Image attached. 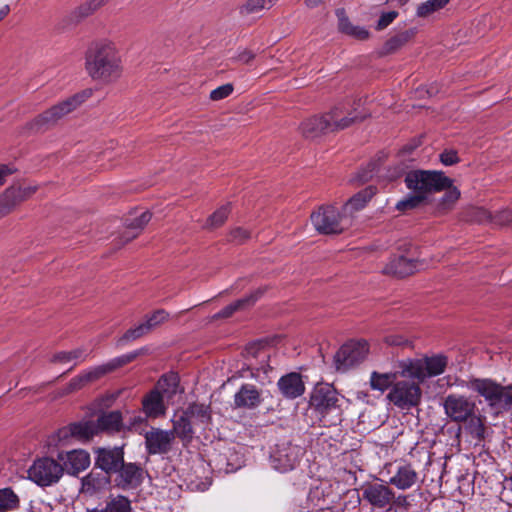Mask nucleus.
Segmentation results:
<instances>
[{"label": "nucleus", "instance_id": "f257e3e1", "mask_svg": "<svg viewBox=\"0 0 512 512\" xmlns=\"http://www.w3.org/2000/svg\"><path fill=\"white\" fill-rule=\"evenodd\" d=\"M448 365L444 354L424 355L419 358H406L397 362L395 371L379 373L373 371L370 386L380 392L391 389L399 377L425 382L427 379L443 374Z\"/></svg>", "mask_w": 512, "mask_h": 512}, {"label": "nucleus", "instance_id": "f03ea898", "mask_svg": "<svg viewBox=\"0 0 512 512\" xmlns=\"http://www.w3.org/2000/svg\"><path fill=\"white\" fill-rule=\"evenodd\" d=\"M85 69L93 80L103 84L117 82L124 72L119 49L108 40L93 42L85 54Z\"/></svg>", "mask_w": 512, "mask_h": 512}, {"label": "nucleus", "instance_id": "7ed1b4c3", "mask_svg": "<svg viewBox=\"0 0 512 512\" xmlns=\"http://www.w3.org/2000/svg\"><path fill=\"white\" fill-rule=\"evenodd\" d=\"M405 183L413 194L397 202L396 209L404 212L418 207L428 194L444 190L450 179L442 172L417 170L406 175Z\"/></svg>", "mask_w": 512, "mask_h": 512}, {"label": "nucleus", "instance_id": "20e7f679", "mask_svg": "<svg viewBox=\"0 0 512 512\" xmlns=\"http://www.w3.org/2000/svg\"><path fill=\"white\" fill-rule=\"evenodd\" d=\"M366 116L367 113L358 111V107L344 103L334 107L325 115L313 116L304 120L300 129L305 137L313 138L326 131L345 129Z\"/></svg>", "mask_w": 512, "mask_h": 512}, {"label": "nucleus", "instance_id": "39448f33", "mask_svg": "<svg viewBox=\"0 0 512 512\" xmlns=\"http://www.w3.org/2000/svg\"><path fill=\"white\" fill-rule=\"evenodd\" d=\"M458 386L482 397L497 415L512 410V385H502L491 378H470L461 380Z\"/></svg>", "mask_w": 512, "mask_h": 512}, {"label": "nucleus", "instance_id": "423d86ee", "mask_svg": "<svg viewBox=\"0 0 512 512\" xmlns=\"http://www.w3.org/2000/svg\"><path fill=\"white\" fill-rule=\"evenodd\" d=\"M344 397L328 383L317 384L310 396V407L324 426H332L342 419Z\"/></svg>", "mask_w": 512, "mask_h": 512}, {"label": "nucleus", "instance_id": "0eeeda50", "mask_svg": "<svg viewBox=\"0 0 512 512\" xmlns=\"http://www.w3.org/2000/svg\"><path fill=\"white\" fill-rule=\"evenodd\" d=\"M141 352L142 350H135L130 353L110 359L106 363L92 366L81 371L78 375H76L69 381L65 388V392L72 393L81 390L87 385L103 378L107 374L112 373L116 369L132 362L141 354Z\"/></svg>", "mask_w": 512, "mask_h": 512}, {"label": "nucleus", "instance_id": "6e6552de", "mask_svg": "<svg viewBox=\"0 0 512 512\" xmlns=\"http://www.w3.org/2000/svg\"><path fill=\"white\" fill-rule=\"evenodd\" d=\"M311 222L321 234H338L351 224L347 215L343 211L340 213L332 205L322 206L312 213Z\"/></svg>", "mask_w": 512, "mask_h": 512}, {"label": "nucleus", "instance_id": "1a4fd4ad", "mask_svg": "<svg viewBox=\"0 0 512 512\" xmlns=\"http://www.w3.org/2000/svg\"><path fill=\"white\" fill-rule=\"evenodd\" d=\"M418 380L396 381L387 394V399L400 409H410L420 404L422 390Z\"/></svg>", "mask_w": 512, "mask_h": 512}, {"label": "nucleus", "instance_id": "9d476101", "mask_svg": "<svg viewBox=\"0 0 512 512\" xmlns=\"http://www.w3.org/2000/svg\"><path fill=\"white\" fill-rule=\"evenodd\" d=\"M91 89H85L72 97L54 105L50 109L39 115L35 123L39 127L50 126L57 123L64 116L74 111L79 105H81L86 99L92 95Z\"/></svg>", "mask_w": 512, "mask_h": 512}, {"label": "nucleus", "instance_id": "9b49d317", "mask_svg": "<svg viewBox=\"0 0 512 512\" xmlns=\"http://www.w3.org/2000/svg\"><path fill=\"white\" fill-rule=\"evenodd\" d=\"M64 468L56 460L48 457L36 460L28 469V478L39 486H51L63 475Z\"/></svg>", "mask_w": 512, "mask_h": 512}, {"label": "nucleus", "instance_id": "f8f14e48", "mask_svg": "<svg viewBox=\"0 0 512 512\" xmlns=\"http://www.w3.org/2000/svg\"><path fill=\"white\" fill-rule=\"evenodd\" d=\"M368 343L364 340L350 341L344 344L334 355V366L339 372H345L361 363L368 355Z\"/></svg>", "mask_w": 512, "mask_h": 512}, {"label": "nucleus", "instance_id": "ddd939ff", "mask_svg": "<svg viewBox=\"0 0 512 512\" xmlns=\"http://www.w3.org/2000/svg\"><path fill=\"white\" fill-rule=\"evenodd\" d=\"M303 450L297 445L289 442L277 444L270 454V463L273 469L278 472L286 473L295 469L298 465Z\"/></svg>", "mask_w": 512, "mask_h": 512}, {"label": "nucleus", "instance_id": "4468645a", "mask_svg": "<svg viewBox=\"0 0 512 512\" xmlns=\"http://www.w3.org/2000/svg\"><path fill=\"white\" fill-rule=\"evenodd\" d=\"M475 408V403L461 394H449L443 401L445 415L457 423L466 422L475 413Z\"/></svg>", "mask_w": 512, "mask_h": 512}, {"label": "nucleus", "instance_id": "2eb2a0df", "mask_svg": "<svg viewBox=\"0 0 512 512\" xmlns=\"http://www.w3.org/2000/svg\"><path fill=\"white\" fill-rule=\"evenodd\" d=\"M388 467V473L391 474L388 484L399 490H409L419 482V474L411 463L399 461Z\"/></svg>", "mask_w": 512, "mask_h": 512}, {"label": "nucleus", "instance_id": "dca6fc26", "mask_svg": "<svg viewBox=\"0 0 512 512\" xmlns=\"http://www.w3.org/2000/svg\"><path fill=\"white\" fill-rule=\"evenodd\" d=\"M362 498L375 508L390 506L395 499V492L384 483H366L361 487Z\"/></svg>", "mask_w": 512, "mask_h": 512}, {"label": "nucleus", "instance_id": "f3484780", "mask_svg": "<svg viewBox=\"0 0 512 512\" xmlns=\"http://www.w3.org/2000/svg\"><path fill=\"white\" fill-rule=\"evenodd\" d=\"M144 438L146 451L150 455L169 453L175 441L173 431L159 428H151L145 433Z\"/></svg>", "mask_w": 512, "mask_h": 512}, {"label": "nucleus", "instance_id": "a211bd4d", "mask_svg": "<svg viewBox=\"0 0 512 512\" xmlns=\"http://www.w3.org/2000/svg\"><path fill=\"white\" fill-rule=\"evenodd\" d=\"M95 453V466L106 474L115 473L124 462L122 447L97 448Z\"/></svg>", "mask_w": 512, "mask_h": 512}, {"label": "nucleus", "instance_id": "6ab92c4d", "mask_svg": "<svg viewBox=\"0 0 512 512\" xmlns=\"http://www.w3.org/2000/svg\"><path fill=\"white\" fill-rule=\"evenodd\" d=\"M58 459L63 462L62 467L71 475L84 471L90 465V455L83 449L61 452L58 454Z\"/></svg>", "mask_w": 512, "mask_h": 512}, {"label": "nucleus", "instance_id": "aec40b11", "mask_svg": "<svg viewBox=\"0 0 512 512\" xmlns=\"http://www.w3.org/2000/svg\"><path fill=\"white\" fill-rule=\"evenodd\" d=\"M277 386L281 394L288 399L300 397L305 391L301 375L298 373H289L282 376L278 380Z\"/></svg>", "mask_w": 512, "mask_h": 512}, {"label": "nucleus", "instance_id": "412c9836", "mask_svg": "<svg viewBox=\"0 0 512 512\" xmlns=\"http://www.w3.org/2000/svg\"><path fill=\"white\" fill-rule=\"evenodd\" d=\"M117 472V485L123 489L137 487L142 482L143 471L133 463H123Z\"/></svg>", "mask_w": 512, "mask_h": 512}, {"label": "nucleus", "instance_id": "4be33fe9", "mask_svg": "<svg viewBox=\"0 0 512 512\" xmlns=\"http://www.w3.org/2000/svg\"><path fill=\"white\" fill-rule=\"evenodd\" d=\"M37 190L38 186L32 184L12 186L6 189L2 197L12 211L18 204L31 198Z\"/></svg>", "mask_w": 512, "mask_h": 512}, {"label": "nucleus", "instance_id": "5701e85b", "mask_svg": "<svg viewBox=\"0 0 512 512\" xmlns=\"http://www.w3.org/2000/svg\"><path fill=\"white\" fill-rule=\"evenodd\" d=\"M262 401L259 390L251 384L242 385L238 392L234 395V403L236 407L253 409Z\"/></svg>", "mask_w": 512, "mask_h": 512}, {"label": "nucleus", "instance_id": "b1692460", "mask_svg": "<svg viewBox=\"0 0 512 512\" xmlns=\"http://www.w3.org/2000/svg\"><path fill=\"white\" fill-rule=\"evenodd\" d=\"M95 422L98 434L101 432L114 433L125 431V423L123 422V415L120 411L103 413Z\"/></svg>", "mask_w": 512, "mask_h": 512}, {"label": "nucleus", "instance_id": "393cba45", "mask_svg": "<svg viewBox=\"0 0 512 512\" xmlns=\"http://www.w3.org/2000/svg\"><path fill=\"white\" fill-rule=\"evenodd\" d=\"M164 397L153 389L142 400L143 412L147 417L157 418L166 412V406L163 401Z\"/></svg>", "mask_w": 512, "mask_h": 512}, {"label": "nucleus", "instance_id": "a878e982", "mask_svg": "<svg viewBox=\"0 0 512 512\" xmlns=\"http://www.w3.org/2000/svg\"><path fill=\"white\" fill-rule=\"evenodd\" d=\"M417 269L416 263L404 256L392 259L384 268L383 272L397 277H405Z\"/></svg>", "mask_w": 512, "mask_h": 512}, {"label": "nucleus", "instance_id": "bb28decb", "mask_svg": "<svg viewBox=\"0 0 512 512\" xmlns=\"http://www.w3.org/2000/svg\"><path fill=\"white\" fill-rule=\"evenodd\" d=\"M264 288H258L249 296L239 299L225 308H223L220 312L214 315V318H227L230 317L235 311L245 309L251 305H253L264 293Z\"/></svg>", "mask_w": 512, "mask_h": 512}, {"label": "nucleus", "instance_id": "cd10ccee", "mask_svg": "<svg viewBox=\"0 0 512 512\" xmlns=\"http://www.w3.org/2000/svg\"><path fill=\"white\" fill-rule=\"evenodd\" d=\"M374 194L375 189L373 187H367L351 197L343 206V212L347 215L348 219L351 220V216L354 212L363 209Z\"/></svg>", "mask_w": 512, "mask_h": 512}, {"label": "nucleus", "instance_id": "c85d7f7f", "mask_svg": "<svg viewBox=\"0 0 512 512\" xmlns=\"http://www.w3.org/2000/svg\"><path fill=\"white\" fill-rule=\"evenodd\" d=\"M68 433L78 439L88 440L94 435H97L98 430L95 421H82L71 424L68 430L60 431V434L64 437L67 436Z\"/></svg>", "mask_w": 512, "mask_h": 512}, {"label": "nucleus", "instance_id": "c756f323", "mask_svg": "<svg viewBox=\"0 0 512 512\" xmlns=\"http://www.w3.org/2000/svg\"><path fill=\"white\" fill-rule=\"evenodd\" d=\"M110 483L109 474L91 472L82 480V489L87 493H95L105 489Z\"/></svg>", "mask_w": 512, "mask_h": 512}, {"label": "nucleus", "instance_id": "7c9ffc66", "mask_svg": "<svg viewBox=\"0 0 512 512\" xmlns=\"http://www.w3.org/2000/svg\"><path fill=\"white\" fill-rule=\"evenodd\" d=\"M193 426L206 427L211 419L209 406L204 404H192L186 410Z\"/></svg>", "mask_w": 512, "mask_h": 512}, {"label": "nucleus", "instance_id": "2f4dec72", "mask_svg": "<svg viewBox=\"0 0 512 512\" xmlns=\"http://www.w3.org/2000/svg\"><path fill=\"white\" fill-rule=\"evenodd\" d=\"M179 378L175 373L163 375L157 382L155 390H158L163 397L171 398L178 392Z\"/></svg>", "mask_w": 512, "mask_h": 512}, {"label": "nucleus", "instance_id": "473e14b6", "mask_svg": "<svg viewBox=\"0 0 512 512\" xmlns=\"http://www.w3.org/2000/svg\"><path fill=\"white\" fill-rule=\"evenodd\" d=\"M465 431L470 435L475 444H480L485 439L486 427L481 416L475 413L466 421Z\"/></svg>", "mask_w": 512, "mask_h": 512}, {"label": "nucleus", "instance_id": "72a5a7b5", "mask_svg": "<svg viewBox=\"0 0 512 512\" xmlns=\"http://www.w3.org/2000/svg\"><path fill=\"white\" fill-rule=\"evenodd\" d=\"M173 429L171 431L174 432V437L177 435L179 438L183 440H189L193 434V424L186 414L183 411L179 416L172 420Z\"/></svg>", "mask_w": 512, "mask_h": 512}, {"label": "nucleus", "instance_id": "f704fd0d", "mask_svg": "<svg viewBox=\"0 0 512 512\" xmlns=\"http://www.w3.org/2000/svg\"><path fill=\"white\" fill-rule=\"evenodd\" d=\"M107 0H89L85 3L78 6L72 13H71V21L78 23L81 20L85 19L89 15H91L93 12H95L98 8L105 5Z\"/></svg>", "mask_w": 512, "mask_h": 512}, {"label": "nucleus", "instance_id": "c9c22d12", "mask_svg": "<svg viewBox=\"0 0 512 512\" xmlns=\"http://www.w3.org/2000/svg\"><path fill=\"white\" fill-rule=\"evenodd\" d=\"M335 16L337 17L338 32H368L365 27L353 25L348 17L346 9L343 7L335 9Z\"/></svg>", "mask_w": 512, "mask_h": 512}, {"label": "nucleus", "instance_id": "e433bc0d", "mask_svg": "<svg viewBox=\"0 0 512 512\" xmlns=\"http://www.w3.org/2000/svg\"><path fill=\"white\" fill-rule=\"evenodd\" d=\"M103 510L104 512H131V501L123 495L112 496Z\"/></svg>", "mask_w": 512, "mask_h": 512}, {"label": "nucleus", "instance_id": "4c0bfd02", "mask_svg": "<svg viewBox=\"0 0 512 512\" xmlns=\"http://www.w3.org/2000/svg\"><path fill=\"white\" fill-rule=\"evenodd\" d=\"M19 497L11 488L0 489V512H7L17 509Z\"/></svg>", "mask_w": 512, "mask_h": 512}, {"label": "nucleus", "instance_id": "58836bf2", "mask_svg": "<svg viewBox=\"0 0 512 512\" xmlns=\"http://www.w3.org/2000/svg\"><path fill=\"white\" fill-rule=\"evenodd\" d=\"M150 220L151 213L149 211H144L139 217L133 219L127 227L128 236L126 241H130L131 239L135 238Z\"/></svg>", "mask_w": 512, "mask_h": 512}, {"label": "nucleus", "instance_id": "ea45409f", "mask_svg": "<svg viewBox=\"0 0 512 512\" xmlns=\"http://www.w3.org/2000/svg\"><path fill=\"white\" fill-rule=\"evenodd\" d=\"M150 329L147 324L143 321L136 325L133 328L128 329L124 335L118 340L119 345H123L126 342L134 341L148 333H150Z\"/></svg>", "mask_w": 512, "mask_h": 512}, {"label": "nucleus", "instance_id": "a19ab883", "mask_svg": "<svg viewBox=\"0 0 512 512\" xmlns=\"http://www.w3.org/2000/svg\"><path fill=\"white\" fill-rule=\"evenodd\" d=\"M450 0H428L421 3L417 8V16L427 17L430 14L444 8Z\"/></svg>", "mask_w": 512, "mask_h": 512}, {"label": "nucleus", "instance_id": "79ce46f5", "mask_svg": "<svg viewBox=\"0 0 512 512\" xmlns=\"http://www.w3.org/2000/svg\"><path fill=\"white\" fill-rule=\"evenodd\" d=\"M229 213V205L221 206L208 218L206 226L209 228H216L221 226L227 219Z\"/></svg>", "mask_w": 512, "mask_h": 512}, {"label": "nucleus", "instance_id": "37998d69", "mask_svg": "<svg viewBox=\"0 0 512 512\" xmlns=\"http://www.w3.org/2000/svg\"><path fill=\"white\" fill-rule=\"evenodd\" d=\"M78 359H81V360L85 359V356H83V351L81 349H75L73 351L58 352L53 356L52 361L67 364L73 360H78Z\"/></svg>", "mask_w": 512, "mask_h": 512}, {"label": "nucleus", "instance_id": "c03bdc74", "mask_svg": "<svg viewBox=\"0 0 512 512\" xmlns=\"http://www.w3.org/2000/svg\"><path fill=\"white\" fill-rule=\"evenodd\" d=\"M169 318V313L164 309H158L154 311L151 315L147 316L144 322L147 324L150 331L154 330L156 327L166 322Z\"/></svg>", "mask_w": 512, "mask_h": 512}, {"label": "nucleus", "instance_id": "a18cd8bd", "mask_svg": "<svg viewBox=\"0 0 512 512\" xmlns=\"http://www.w3.org/2000/svg\"><path fill=\"white\" fill-rule=\"evenodd\" d=\"M494 214L485 208L477 207L471 211V220L478 223H492L493 224Z\"/></svg>", "mask_w": 512, "mask_h": 512}, {"label": "nucleus", "instance_id": "49530a36", "mask_svg": "<svg viewBox=\"0 0 512 512\" xmlns=\"http://www.w3.org/2000/svg\"><path fill=\"white\" fill-rule=\"evenodd\" d=\"M451 185L452 181L450 180V184L444 188H448L447 192L445 193L441 200V205L445 209L453 205L460 197V191L456 187H451Z\"/></svg>", "mask_w": 512, "mask_h": 512}, {"label": "nucleus", "instance_id": "de8ad7c7", "mask_svg": "<svg viewBox=\"0 0 512 512\" xmlns=\"http://www.w3.org/2000/svg\"><path fill=\"white\" fill-rule=\"evenodd\" d=\"M398 15L399 13L395 10L382 12L376 21L374 28L379 31L387 28L398 17Z\"/></svg>", "mask_w": 512, "mask_h": 512}, {"label": "nucleus", "instance_id": "09e8293b", "mask_svg": "<svg viewBox=\"0 0 512 512\" xmlns=\"http://www.w3.org/2000/svg\"><path fill=\"white\" fill-rule=\"evenodd\" d=\"M265 0H247L246 3L239 7L241 15H249L260 11L264 8Z\"/></svg>", "mask_w": 512, "mask_h": 512}, {"label": "nucleus", "instance_id": "8fccbe9b", "mask_svg": "<svg viewBox=\"0 0 512 512\" xmlns=\"http://www.w3.org/2000/svg\"><path fill=\"white\" fill-rule=\"evenodd\" d=\"M233 92V85L230 83L221 85L217 87L216 89L212 90L210 93V99L213 101H219L222 100Z\"/></svg>", "mask_w": 512, "mask_h": 512}, {"label": "nucleus", "instance_id": "3c124183", "mask_svg": "<svg viewBox=\"0 0 512 512\" xmlns=\"http://www.w3.org/2000/svg\"><path fill=\"white\" fill-rule=\"evenodd\" d=\"M493 224L503 226L512 224V210L503 209L494 213Z\"/></svg>", "mask_w": 512, "mask_h": 512}, {"label": "nucleus", "instance_id": "603ef678", "mask_svg": "<svg viewBox=\"0 0 512 512\" xmlns=\"http://www.w3.org/2000/svg\"><path fill=\"white\" fill-rule=\"evenodd\" d=\"M250 238V232L244 228L237 227L231 230L230 240L236 243H243Z\"/></svg>", "mask_w": 512, "mask_h": 512}, {"label": "nucleus", "instance_id": "864d4df0", "mask_svg": "<svg viewBox=\"0 0 512 512\" xmlns=\"http://www.w3.org/2000/svg\"><path fill=\"white\" fill-rule=\"evenodd\" d=\"M125 416L128 417L125 430H133L144 422V418L141 415L130 413L129 411H126Z\"/></svg>", "mask_w": 512, "mask_h": 512}, {"label": "nucleus", "instance_id": "5fc2aeb1", "mask_svg": "<svg viewBox=\"0 0 512 512\" xmlns=\"http://www.w3.org/2000/svg\"><path fill=\"white\" fill-rule=\"evenodd\" d=\"M440 161L444 165L450 166V165H453V164L457 163L459 161V158H458V155H457L456 151H454V150H447V151H444L440 155Z\"/></svg>", "mask_w": 512, "mask_h": 512}, {"label": "nucleus", "instance_id": "6e6d98bb", "mask_svg": "<svg viewBox=\"0 0 512 512\" xmlns=\"http://www.w3.org/2000/svg\"><path fill=\"white\" fill-rule=\"evenodd\" d=\"M15 169L9 165L0 164V185H3L6 178L14 173Z\"/></svg>", "mask_w": 512, "mask_h": 512}, {"label": "nucleus", "instance_id": "4d7b16f0", "mask_svg": "<svg viewBox=\"0 0 512 512\" xmlns=\"http://www.w3.org/2000/svg\"><path fill=\"white\" fill-rule=\"evenodd\" d=\"M385 342L388 344V345H393V346H401L403 345L406 341L404 340L403 337L399 336V335H391V336H387L385 338Z\"/></svg>", "mask_w": 512, "mask_h": 512}, {"label": "nucleus", "instance_id": "13d9d810", "mask_svg": "<svg viewBox=\"0 0 512 512\" xmlns=\"http://www.w3.org/2000/svg\"><path fill=\"white\" fill-rule=\"evenodd\" d=\"M405 34H400V35H395L394 37H392L389 42L387 43V50L390 51V50H393L395 49L396 47H398L403 41L406 40V38H401L400 36H404Z\"/></svg>", "mask_w": 512, "mask_h": 512}, {"label": "nucleus", "instance_id": "bf43d9fd", "mask_svg": "<svg viewBox=\"0 0 512 512\" xmlns=\"http://www.w3.org/2000/svg\"><path fill=\"white\" fill-rule=\"evenodd\" d=\"M10 208L4 201L3 197L0 198V218L7 215L10 212Z\"/></svg>", "mask_w": 512, "mask_h": 512}, {"label": "nucleus", "instance_id": "052dcab7", "mask_svg": "<svg viewBox=\"0 0 512 512\" xmlns=\"http://www.w3.org/2000/svg\"><path fill=\"white\" fill-rule=\"evenodd\" d=\"M10 12V7L8 4L3 5L0 8V21H2Z\"/></svg>", "mask_w": 512, "mask_h": 512}, {"label": "nucleus", "instance_id": "680f3d73", "mask_svg": "<svg viewBox=\"0 0 512 512\" xmlns=\"http://www.w3.org/2000/svg\"><path fill=\"white\" fill-rule=\"evenodd\" d=\"M305 4L307 7L309 8H315L317 7L320 3H322V0H304Z\"/></svg>", "mask_w": 512, "mask_h": 512}, {"label": "nucleus", "instance_id": "e2e57ef3", "mask_svg": "<svg viewBox=\"0 0 512 512\" xmlns=\"http://www.w3.org/2000/svg\"><path fill=\"white\" fill-rule=\"evenodd\" d=\"M397 2V5L398 6H403L405 5L409 0H395Z\"/></svg>", "mask_w": 512, "mask_h": 512}, {"label": "nucleus", "instance_id": "0e129e2a", "mask_svg": "<svg viewBox=\"0 0 512 512\" xmlns=\"http://www.w3.org/2000/svg\"><path fill=\"white\" fill-rule=\"evenodd\" d=\"M356 35H357V36H359V38H360L361 40L366 39V38H367V36H368V34H356Z\"/></svg>", "mask_w": 512, "mask_h": 512}, {"label": "nucleus", "instance_id": "69168bd1", "mask_svg": "<svg viewBox=\"0 0 512 512\" xmlns=\"http://www.w3.org/2000/svg\"><path fill=\"white\" fill-rule=\"evenodd\" d=\"M88 512H104L103 509H94V510H91V511H88Z\"/></svg>", "mask_w": 512, "mask_h": 512}, {"label": "nucleus", "instance_id": "338daca9", "mask_svg": "<svg viewBox=\"0 0 512 512\" xmlns=\"http://www.w3.org/2000/svg\"><path fill=\"white\" fill-rule=\"evenodd\" d=\"M398 499L399 500L402 499L403 501H406V496H400Z\"/></svg>", "mask_w": 512, "mask_h": 512}, {"label": "nucleus", "instance_id": "774afa93", "mask_svg": "<svg viewBox=\"0 0 512 512\" xmlns=\"http://www.w3.org/2000/svg\"><path fill=\"white\" fill-rule=\"evenodd\" d=\"M510 490L512 492V477L510 478Z\"/></svg>", "mask_w": 512, "mask_h": 512}]
</instances>
